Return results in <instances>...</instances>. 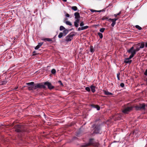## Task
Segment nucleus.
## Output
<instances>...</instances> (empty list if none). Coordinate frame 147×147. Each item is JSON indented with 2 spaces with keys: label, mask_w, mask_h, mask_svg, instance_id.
Wrapping results in <instances>:
<instances>
[{
  "label": "nucleus",
  "mask_w": 147,
  "mask_h": 147,
  "mask_svg": "<svg viewBox=\"0 0 147 147\" xmlns=\"http://www.w3.org/2000/svg\"><path fill=\"white\" fill-rule=\"evenodd\" d=\"M144 46V42L139 43L135 45V47H138L139 50L140 49L143 48Z\"/></svg>",
  "instance_id": "nucleus-5"
},
{
  "label": "nucleus",
  "mask_w": 147,
  "mask_h": 147,
  "mask_svg": "<svg viewBox=\"0 0 147 147\" xmlns=\"http://www.w3.org/2000/svg\"><path fill=\"white\" fill-rule=\"evenodd\" d=\"M144 104H140L138 105H137L135 107L136 109L137 110H139L141 109H144L145 107Z\"/></svg>",
  "instance_id": "nucleus-4"
},
{
  "label": "nucleus",
  "mask_w": 147,
  "mask_h": 147,
  "mask_svg": "<svg viewBox=\"0 0 147 147\" xmlns=\"http://www.w3.org/2000/svg\"><path fill=\"white\" fill-rule=\"evenodd\" d=\"M16 131L18 132H20V130L19 129H17Z\"/></svg>",
  "instance_id": "nucleus-43"
},
{
  "label": "nucleus",
  "mask_w": 147,
  "mask_h": 147,
  "mask_svg": "<svg viewBox=\"0 0 147 147\" xmlns=\"http://www.w3.org/2000/svg\"><path fill=\"white\" fill-rule=\"evenodd\" d=\"M108 21H111L112 22L113 21V19H111V18H110L108 20Z\"/></svg>",
  "instance_id": "nucleus-48"
},
{
  "label": "nucleus",
  "mask_w": 147,
  "mask_h": 147,
  "mask_svg": "<svg viewBox=\"0 0 147 147\" xmlns=\"http://www.w3.org/2000/svg\"><path fill=\"white\" fill-rule=\"evenodd\" d=\"M62 0L65 2H66L67 1V0Z\"/></svg>",
  "instance_id": "nucleus-51"
},
{
  "label": "nucleus",
  "mask_w": 147,
  "mask_h": 147,
  "mask_svg": "<svg viewBox=\"0 0 147 147\" xmlns=\"http://www.w3.org/2000/svg\"><path fill=\"white\" fill-rule=\"evenodd\" d=\"M121 116L120 114H117L114 117V118H115L117 119H119L121 118Z\"/></svg>",
  "instance_id": "nucleus-16"
},
{
  "label": "nucleus",
  "mask_w": 147,
  "mask_h": 147,
  "mask_svg": "<svg viewBox=\"0 0 147 147\" xmlns=\"http://www.w3.org/2000/svg\"><path fill=\"white\" fill-rule=\"evenodd\" d=\"M35 84L34 85L29 86V87H28V89L29 90H31L33 89H35Z\"/></svg>",
  "instance_id": "nucleus-15"
},
{
  "label": "nucleus",
  "mask_w": 147,
  "mask_h": 147,
  "mask_svg": "<svg viewBox=\"0 0 147 147\" xmlns=\"http://www.w3.org/2000/svg\"><path fill=\"white\" fill-rule=\"evenodd\" d=\"M65 23L67 25L71 26L72 25L71 23L69 21H66L65 22Z\"/></svg>",
  "instance_id": "nucleus-24"
},
{
  "label": "nucleus",
  "mask_w": 147,
  "mask_h": 147,
  "mask_svg": "<svg viewBox=\"0 0 147 147\" xmlns=\"http://www.w3.org/2000/svg\"><path fill=\"white\" fill-rule=\"evenodd\" d=\"M76 20L74 22L78 23L80 21L79 19H76Z\"/></svg>",
  "instance_id": "nucleus-33"
},
{
  "label": "nucleus",
  "mask_w": 147,
  "mask_h": 147,
  "mask_svg": "<svg viewBox=\"0 0 147 147\" xmlns=\"http://www.w3.org/2000/svg\"><path fill=\"white\" fill-rule=\"evenodd\" d=\"M136 27L139 30H141L142 29V28L138 25H136Z\"/></svg>",
  "instance_id": "nucleus-28"
},
{
  "label": "nucleus",
  "mask_w": 147,
  "mask_h": 147,
  "mask_svg": "<svg viewBox=\"0 0 147 147\" xmlns=\"http://www.w3.org/2000/svg\"><path fill=\"white\" fill-rule=\"evenodd\" d=\"M35 89H36L38 88H44L45 87V86L44 85H43L42 84H35Z\"/></svg>",
  "instance_id": "nucleus-7"
},
{
  "label": "nucleus",
  "mask_w": 147,
  "mask_h": 147,
  "mask_svg": "<svg viewBox=\"0 0 147 147\" xmlns=\"http://www.w3.org/2000/svg\"><path fill=\"white\" fill-rule=\"evenodd\" d=\"M63 36H64L63 33L62 32H60L58 35V37L59 38H61Z\"/></svg>",
  "instance_id": "nucleus-23"
},
{
  "label": "nucleus",
  "mask_w": 147,
  "mask_h": 147,
  "mask_svg": "<svg viewBox=\"0 0 147 147\" xmlns=\"http://www.w3.org/2000/svg\"><path fill=\"white\" fill-rule=\"evenodd\" d=\"M74 35L73 34L68 35L65 38V41L67 42L71 41Z\"/></svg>",
  "instance_id": "nucleus-2"
},
{
  "label": "nucleus",
  "mask_w": 147,
  "mask_h": 147,
  "mask_svg": "<svg viewBox=\"0 0 147 147\" xmlns=\"http://www.w3.org/2000/svg\"><path fill=\"white\" fill-rule=\"evenodd\" d=\"M44 84L47 86L48 88L50 89H52L54 88V86H52L51 84L49 82H45L44 83Z\"/></svg>",
  "instance_id": "nucleus-6"
},
{
  "label": "nucleus",
  "mask_w": 147,
  "mask_h": 147,
  "mask_svg": "<svg viewBox=\"0 0 147 147\" xmlns=\"http://www.w3.org/2000/svg\"><path fill=\"white\" fill-rule=\"evenodd\" d=\"M26 84L29 85V86H30L32 85H34V82H31L30 83H27Z\"/></svg>",
  "instance_id": "nucleus-25"
},
{
  "label": "nucleus",
  "mask_w": 147,
  "mask_h": 147,
  "mask_svg": "<svg viewBox=\"0 0 147 147\" xmlns=\"http://www.w3.org/2000/svg\"><path fill=\"white\" fill-rule=\"evenodd\" d=\"M52 74H54L56 73V70L55 69H53L51 71Z\"/></svg>",
  "instance_id": "nucleus-31"
},
{
  "label": "nucleus",
  "mask_w": 147,
  "mask_h": 147,
  "mask_svg": "<svg viewBox=\"0 0 147 147\" xmlns=\"http://www.w3.org/2000/svg\"><path fill=\"white\" fill-rule=\"evenodd\" d=\"M93 139H90V140L89 143L87 144L85 146H88L90 145H93Z\"/></svg>",
  "instance_id": "nucleus-11"
},
{
  "label": "nucleus",
  "mask_w": 147,
  "mask_h": 147,
  "mask_svg": "<svg viewBox=\"0 0 147 147\" xmlns=\"http://www.w3.org/2000/svg\"><path fill=\"white\" fill-rule=\"evenodd\" d=\"M120 86L122 87H124V84L123 83H121L120 84Z\"/></svg>",
  "instance_id": "nucleus-39"
},
{
  "label": "nucleus",
  "mask_w": 147,
  "mask_h": 147,
  "mask_svg": "<svg viewBox=\"0 0 147 147\" xmlns=\"http://www.w3.org/2000/svg\"><path fill=\"white\" fill-rule=\"evenodd\" d=\"M90 50L91 53H93L94 51V49L92 46L90 47Z\"/></svg>",
  "instance_id": "nucleus-20"
},
{
  "label": "nucleus",
  "mask_w": 147,
  "mask_h": 147,
  "mask_svg": "<svg viewBox=\"0 0 147 147\" xmlns=\"http://www.w3.org/2000/svg\"><path fill=\"white\" fill-rule=\"evenodd\" d=\"M144 74L147 76V69L146 70V71L144 73Z\"/></svg>",
  "instance_id": "nucleus-44"
},
{
  "label": "nucleus",
  "mask_w": 147,
  "mask_h": 147,
  "mask_svg": "<svg viewBox=\"0 0 147 147\" xmlns=\"http://www.w3.org/2000/svg\"><path fill=\"white\" fill-rule=\"evenodd\" d=\"M147 107V105H146Z\"/></svg>",
  "instance_id": "nucleus-54"
},
{
  "label": "nucleus",
  "mask_w": 147,
  "mask_h": 147,
  "mask_svg": "<svg viewBox=\"0 0 147 147\" xmlns=\"http://www.w3.org/2000/svg\"><path fill=\"white\" fill-rule=\"evenodd\" d=\"M146 81H147V78L146 79Z\"/></svg>",
  "instance_id": "nucleus-53"
},
{
  "label": "nucleus",
  "mask_w": 147,
  "mask_h": 147,
  "mask_svg": "<svg viewBox=\"0 0 147 147\" xmlns=\"http://www.w3.org/2000/svg\"><path fill=\"white\" fill-rule=\"evenodd\" d=\"M98 35L99 36L100 38H102L103 35L102 33H101L100 32H98Z\"/></svg>",
  "instance_id": "nucleus-26"
},
{
  "label": "nucleus",
  "mask_w": 147,
  "mask_h": 147,
  "mask_svg": "<svg viewBox=\"0 0 147 147\" xmlns=\"http://www.w3.org/2000/svg\"><path fill=\"white\" fill-rule=\"evenodd\" d=\"M59 82L60 83V84L61 85H63V84L62 83V82H61V81H59Z\"/></svg>",
  "instance_id": "nucleus-47"
},
{
  "label": "nucleus",
  "mask_w": 147,
  "mask_h": 147,
  "mask_svg": "<svg viewBox=\"0 0 147 147\" xmlns=\"http://www.w3.org/2000/svg\"><path fill=\"white\" fill-rule=\"evenodd\" d=\"M131 59L130 58V56L129 58L125 59L124 61V62L126 63H130L132 61V60H130Z\"/></svg>",
  "instance_id": "nucleus-9"
},
{
  "label": "nucleus",
  "mask_w": 147,
  "mask_h": 147,
  "mask_svg": "<svg viewBox=\"0 0 147 147\" xmlns=\"http://www.w3.org/2000/svg\"><path fill=\"white\" fill-rule=\"evenodd\" d=\"M118 18H115L113 19V20L116 22V21L118 20Z\"/></svg>",
  "instance_id": "nucleus-45"
},
{
  "label": "nucleus",
  "mask_w": 147,
  "mask_h": 147,
  "mask_svg": "<svg viewBox=\"0 0 147 147\" xmlns=\"http://www.w3.org/2000/svg\"><path fill=\"white\" fill-rule=\"evenodd\" d=\"M96 146H98V144H97V145Z\"/></svg>",
  "instance_id": "nucleus-52"
},
{
  "label": "nucleus",
  "mask_w": 147,
  "mask_h": 147,
  "mask_svg": "<svg viewBox=\"0 0 147 147\" xmlns=\"http://www.w3.org/2000/svg\"><path fill=\"white\" fill-rule=\"evenodd\" d=\"M108 17H107L105 16L102 18V19L103 20H107L108 19Z\"/></svg>",
  "instance_id": "nucleus-32"
},
{
  "label": "nucleus",
  "mask_w": 147,
  "mask_h": 147,
  "mask_svg": "<svg viewBox=\"0 0 147 147\" xmlns=\"http://www.w3.org/2000/svg\"><path fill=\"white\" fill-rule=\"evenodd\" d=\"M90 11L92 12H96V10H94L92 9H90Z\"/></svg>",
  "instance_id": "nucleus-40"
},
{
  "label": "nucleus",
  "mask_w": 147,
  "mask_h": 147,
  "mask_svg": "<svg viewBox=\"0 0 147 147\" xmlns=\"http://www.w3.org/2000/svg\"><path fill=\"white\" fill-rule=\"evenodd\" d=\"M145 47H147V42L145 43Z\"/></svg>",
  "instance_id": "nucleus-50"
},
{
  "label": "nucleus",
  "mask_w": 147,
  "mask_h": 147,
  "mask_svg": "<svg viewBox=\"0 0 147 147\" xmlns=\"http://www.w3.org/2000/svg\"><path fill=\"white\" fill-rule=\"evenodd\" d=\"M65 28L63 26H61L60 27V30L61 31L62 30H65Z\"/></svg>",
  "instance_id": "nucleus-27"
},
{
  "label": "nucleus",
  "mask_w": 147,
  "mask_h": 147,
  "mask_svg": "<svg viewBox=\"0 0 147 147\" xmlns=\"http://www.w3.org/2000/svg\"><path fill=\"white\" fill-rule=\"evenodd\" d=\"M65 16L67 17H69V15L68 13H66L65 15Z\"/></svg>",
  "instance_id": "nucleus-42"
},
{
  "label": "nucleus",
  "mask_w": 147,
  "mask_h": 147,
  "mask_svg": "<svg viewBox=\"0 0 147 147\" xmlns=\"http://www.w3.org/2000/svg\"><path fill=\"white\" fill-rule=\"evenodd\" d=\"M120 73H118L117 74V79L119 80H120V78L119 77V76L120 75Z\"/></svg>",
  "instance_id": "nucleus-37"
},
{
  "label": "nucleus",
  "mask_w": 147,
  "mask_h": 147,
  "mask_svg": "<svg viewBox=\"0 0 147 147\" xmlns=\"http://www.w3.org/2000/svg\"><path fill=\"white\" fill-rule=\"evenodd\" d=\"M112 23L111 24V26H112L113 27L115 25V24L116 22H115V21H112Z\"/></svg>",
  "instance_id": "nucleus-30"
},
{
  "label": "nucleus",
  "mask_w": 147,
  "mask_h": 147,
  "mask_svg": "<svg viewBox=\"0 0 147 147\" xmlns=\"http://www.w3.org/2000/svg\"><path fill=\"white\" fill-rule=\"evenodd\" d=\"M68 31L67 29H65L63 31V34L64 36H65L68 33Z\"/></svg>",
  "instance_id": "nucleus-18"
},
{
  "label": "nucleus",
  "mask_w": 147,
  "mask_h": 147,
  "mask_svg": "<svg viewBox=\"0 0 147 147\" xmlns=\"http://www.w3.org/2000/svg\"><path fill=\"white\" fill-rule=\"evenodd\" d=\"M135 48L136 49H134V47L133 46L127 50V52L131 54L130 56V58H132L136 54V52L139 51V49L138 47Z\"/></svg>",
  "instance_id": "nucleus-1"
},
{
  "label": "nucleus",
  "mask_w": 147,
  "mask_h": 147,
  "mask_svg": "<svg viewBox=\"0 0 147 147\" xmlns=\"http://www.w3.org/2000/svg\"><path fill=\"white\" fill-rule=\"evenodd\" d=\"M102 10H99V11H97V10H96V12H101V11H102Z\"/></svg>",
  "instance_id": "nucleus-49"
},
{
  "label": "nucleus",
  "mask_w": 147,
  "mask_h": 147,
  "mask_svg": "<svg viewBox=\"0 0 147 147\" xmlns=\"http://www.w3.org/2000/svg\"><path fill=\"white\" fill-rule=\"evenodd\" d=\"M121 13V11H120L119 13L117 14H115L114 16L115 17H117V16L119 15Z\"/></svg>",
  "instance_id": "nucleus-29"
},
{
  "label": "nucleus",
  "mask_w": 147,
  "mask_h": 147,
  "mask_svg": "<svg viewBox=\"0 0 147 147\" xmlns=\"http://www.w3.org/2000/svg\"><path fill=\"white\" fill-rule=\"evenodd\" d=\"M17 127L19 128H21V126L19 125H17Z\"/></svg>",
  "instance_id": "nucleus-46"
},
{
  "label": "nucleus",
  "mask_w": 147,
  "mask_h": 147,
  "mask_svg": "<svg viewBox=\"0 0 147 147\" xmlns=\"http://www.w3.org/2000/svg\"><path fill=\"white\" fill-rule=\"evenodd\" d=\"M44 41H47L49 42H51L52 41V39L50 38H45L42 39Z\"/></svg>",
  "instance_id": "nucleus-19"
},
{
  "label": "nucleus",
  "mask_w": 147,
  "mask_h": 147,
  "mask_svg": "<svg viewBox=\"0 0 147 147\" xmlns=\"http://www.w3.org/2000/svg\"><path fill=\"white\" fill-rule=\"evenodd\" d=\"M71 9L74 11H76L77 10V7L75 6H73L71 7Z\"/></svg>",
  "instance_id": "nucleus-22"
},
{
  "label": "nucleus",
  "mask_w": 147,
  "mask_h": 147,
  "mask_svg": "<svg viewBox=\"0 0 147 147\" xmlns=\"http://www.w3.org/2000/svg\"><path fill=\"white\" fill-rule=\"evenodd\" d=\"M74 26L76 27H78V25H79L78 23H76L75 22H74Z\"/></svg>",
  "instance_id": "nucleus-35"
},
{
  "label": "nucleus",
  "mask_w": 147,
  "mask_h": 147,
  "mask_svg": "<svg viewBox=\"0 0 147 147\" xmlns=\"http://www.w3.org/2000/svg\"><path fill=\"white\" fill-rule=\"evenodd\" d=\"M100 129V126L98 125H96L94 131V132L98 134L99 133V131Z\"/></svg>",
  "instance_id": "nucleus-8"
},
{
  "label": "nucleus",
  "mask_w": 147,
  "mask_h": 147,
  "mask_svg": "<svg viewBox=\"0 0 147 147\" xmlns=\"http://www.w3.org/2000/svg\"><path fill=\"white\" fill-rule=\"evenodd\" d=\"M75 16V18L76 19H79L80 18V16L79 13L78 12H76L74 13Z\"/></svg>",
  "instance_id": "nucleus-14"
},
{
  "label": "nucleus",
  "mask_w": 147,
  "mask_h": 147,
  "mask_svg": "<svg viewBox=\"0 0 147 147\" xmlns=\"http://www.w3.org/2000/svg\"><path fill=\"white\" fill-rule=\"evenodd\" d=\"M104 94L107 95H112V93L111 92H109L107 91L104 90Z\"/></svg>",
  "instance_id": "nucleus-13"
},
{
  "label": "nucleus",
  "mask_w": 147,
  "mask_h": 147,
  "mask_svg": "<svg viewBox=\"0 0 147 147\" xmlns=\"http://www.w3.org/2000/svg\"><path fill=\"white\" fill-rule=\"evenodd\" d=\"M92 106L93 107L96 108L97 110H100V107L97 105H93Z\"/></svg>",
  "instance_id": "nucleus-21"
},
{
  "label": "nucleus",
  "mask_w": 147,
  "mask_h": 147,
  "mask_svg": "<svg viewBox=\"0 0 147 147\" xmlns=\"http://www.w3.org/2000/svg\"><path fill=\"white\" fill-rule=\"evenodd\" d=\"M105 29L102 28L100 29V31L101 32H104Z\"/></svg>",
  "instance_id": "nucleus-36"
},
{
  "label": "nucleus",
  "mask_w": 147,
  "mask_h": 147,
  "mask_svg": "<svg viewBox=\"0 0 147 147\" xmlns=\"http://www.w3.org/2000/svg\"><path fill=\"white\" fill-rule=\"evenodd\" d=\"M132 109V107H126L122 110V112L124 114H127Z\"/></svg>",
  "instance_id": "nucleus-3"
},
{
  "label": "nucleus",
  "mask_w": 147,
  "mask_h": 147,
  "mask_svg": "<svg viewBox=\"0 0 147 147\" xmlns=\"http://www.w3.org/2000/svg\"><path fill=\"white\" fill-rule=\"evenodd\" d=\"M5 81H3L2 82H0V85H3L4 84V82H5Z\"/></svg>",
  "instance_id": "nucleus-41"
},
{
  "label": "nucleus",
  "mask_w": 147,
  "mask_h": 147,
  "mask_svg": "<svg viewBox=\"0 0 147 147\" xmlns=\"http://www.w3.org/2000/svg\"><path fill=\"white\" fill-rule=\"evenodd\" d=\"M84 25V24L83 22H81L80 24V26H83Z\"/></svg>",
  "instance_id": "nucleus-38"
},
{
  "label": "nucleus",
  "mask_w": 147,
  "mask_h": 147,
  "mask_svg": "<svg viewBox=\"0 0 147 147\" xmlns=\"http://www.w3.org/2000/svg\"><path fill=\"white\" fill-rule=\"evenodd\" d=\"M90 88H91V90L93 92H94L95 91V87L94 86H92L91 87H90Z\"/></svg>",
  "instance_id": "nucleus-17"
},
{
  "label": "nucleus",
  "mask_w": 147,
  "mask_h": 147,
  "mask_svg": "<svg viewBox=\"0 0 147 147\" xmlns=\"http://www.w3.org/2000/svg\"><path fill=\"white\" fill-rule=\"evenodd\" d=\"M88 28V26H87L82 27L81 28L79 27L78 28V31H80L81 30H85L87 29Z\"/></svg>",
  "instance_id": "nucleus-10"
},
{
  "label": "nucleus",
  "mask_w": 147,
  "mask_h": 147,
  "mask_svg": "<svg viewBox=\"0 0 147 147\" xmlns=\"http://www.w3.org/2000/svg\"><path fill=\"white\" fill-rule=\"evenodd\" d=\"M43 42H40L38 43V45L35 47V50L38 49L43 44Z\"/></svg>",
  "instance_id": "nucleus-12"
},
{
  "label": "nucleus",
  "mask_w": 147,
  "mask_h": 147,
  "mask_svg": "<svg viewBox=\"0 0 147 147\" xmlns=\"http://www.w3.org/2000/svg\"><path fill=\"white\" fill-rule=\"evenodd\" d=\"M86 90L88 91L89 92L90 91V88L89 87H86L85 88Z\"/></svg>",
  "instance_id": "nucleus-34"
}]
</instances>
